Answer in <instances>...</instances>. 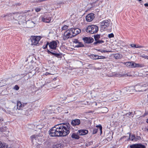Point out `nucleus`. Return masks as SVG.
I'll return each mask as SVG.
<instances>
[{"instance_id":"nucleus-27","label":"nucleus","mask_w":148,"mask_h":148,"mask_svg":"<svg viewBox=\"0 0 148 148\" xmlns=\"http://www.w3.org/2000/svg\"><path fill=\"white\" fill-rule=\"evenodd\" d=\"M100 35L99 34H97L94 35V38L95 41H96L99 39L100 37Z\"/></svg>"},{"instance_id":"nucleus-43","label":"nucleus","mask_w":148,"mask_h":148,"mask_svg":"<svg viewBox=\"0 0 148 148\" xmlns=\"http://www.w3.org/2000/svg\"><path fill=\"white\" fill-rule=\"evenodd\" d=\"M132 113V112H129L127 113L126 114H125V115L126 116L128 117L130 115H131Z\"/></svg>"},{"instance_id":"nucleus-54","label":"nucleus","mask_w":148,"mask_h":148,"mask_svg":"<svg viewBox=\"0 0 148 148\" xmlns=\"http://www.w3.org/2000/svg\"><path fill=\"white\" fill-rule=\"evenodd\" d=\"M138 1L140 2L142 1V0H138Z\"/></svg>"},{"instance_id":"nucleus-12","label":"nucleus","mask_w":148,"mask_h":148,"mask_svg":"<svg viewBox=\"0 0 148 148\" xmlns=\"http://www.w3.org/2000/svg\"><path fill=\"white\" fill-rule=\"evenodd\" d=\"M27 104V103H23L22 104L19 101L17 102V108L19 110H21Z\"/></svg>"},{"instance_id":"nucleus-24","label":"nucleus","mask_w":148,"mask_h":148,"mask_svg":"<svg viewBox=\"0 0 148 148\" xmlns=\"http://www.w3.org/2000/svg\"><path fill=\"white\" fill-rule=\"evenodd\" d=\"M122 57V55L119 53H116L114 55V57L116 59H119Z\"/></svg>"},{"instance_id":"nucleus-41","label":"nucleus","mask_w":148,"mask_h":148,"mask_svg":"<svg viewBox=\"0 0 148 148\" xmlns=\"http://www.w3.org/2000/svg\"><path fill=\"white\" fill-rule=\"evenodd\" d=\"M41 10V8H37L35 9L36 11L37 12L40 11Z\"/></svg>"},{"instance_id":"nucleus-45","label":"nucleus","mask_w":148,"mask_h":148,"mask_svg":"<svg viewBox=\"0 0 148 148\" xmlns=\"http://www.w3.org/2000/svg\"><path fill=\"white\" fill-rule=\"evenodd\" d=\"M130 140H131V136L130 135V136L128 138V139H127V140L128 141Z\"/></svg>"},{"instance_id":"nucleus-13","label":"nucleus","mask_w":148,"mask_h":148,"mask_svg":"<svg viewBox=\"0 0 148 148\" xmlns=\"http://www.w3.org/2000/svg\"><path fill=\"white\" fill-rule=\"evenodd\" d=\"M90 57L93 60H96L99 59H104L106 58V57L104 56H100L92 54L90 55Z\"/></svg>"},{"instance_id":"nucleus-4","label":"nucleus","mask_w":148,"mask_h":148,"mask_svg":"<svg viewBox=\"0 0 148 148\" xmlns=\"http://www.w3.org/2000/svg\"><path fill=\"white\" fill-rule=\"evenodd\" d=\"M147 86L145 84H138L134 86V89L136 92L143 91L146 90V89H144V88Z\"/></svg>"},{"instance_id":"nucleus-9","label":"nucleus","mask_w":148,"mask_h":148,"mask_svg":"<svg viewBox=\"0 0 148 148\" xmlns=\"http://www.w3.org/2000/svg\"><path fill=\"white\" fill-rule=\"evenodd\" d=\"M57 45V43L56 41H52L50 42H49V46L51 49L55 50L56 49Z\"/></svg>"},{"instance_id":"nucleus-38","label":"nucleus","mask_w":148,"mask_h":148,"mask_svg":"<svg viewBox=\"0 0 148 148\" xmlns=\"http://www.w3.org/2000/svg\"><path fill=\"white\" fill-rule=\"evenodd\" d=\"M47 112L49 114H52L53 113H54V112L52 110H48V111H47Z\"/></svg>"},{"instance_id":"nucleus-57","label":"nucleus","mask_w":148,"mask_h":148,"mask_svg":"<svg viewBox=\"0 0 148 148\" xmlns=\"http://www.w3.org/2000/svg\"><path fill=\"white\" fill-rule=\"evenodd\" d=\"M95 105H97V103H95Z\"/></svg>"},{"instance_id":"nucleus-46","label":"nucleus","mask_w":148,"mask_h":148,"mask_svg":"<svg viewBox=\"0 0 148 148\" xmlns=\"http://www.w3.org/2000/svg\"><path fill=\"white\" fill-rule=\"evenodd\" d=\"M11 15V14H6V15H3V17H6V16H9V15Z\"/></svg>"},{"instance_id":"nucleus-21","label":"nucleus","mask_w":148,"mask_h":148,"mask_svg":"<svg viewBox=\"0 0 148 148\" xmlns=\"http://www.w3.org/2000/svg\"><path fill=\"white\" fill-rule=\"evenodd\" d=\"M8 145L6 143H2L0 141V148H7Z\"/></svg>"},{"instance_id":"nucleus-6","label":"nucleus","mask_w":148,"mask_h":148,"mask_svg":"<svg viewBox=\"0 0 148 148\" xmlns=\"http://www.w3.org/2000/svg\"><path fill=\"white\" fill-rule=\"evenodd\" d=\"M73 37L72 33L71 32L70 29H69L66 31L64 33V36L63 37V40H65L69 38H71Z\"/></svg>"},{"instance_id":"nucleus-5","label":"nucleus","mask_w":148,"mask_h":148,"mask_svg":"<svg viewBox=\"0 0 148 148\" xmlns=\"http://www.w3.org/2000/svg\"><path fill=\"white\" fill-rule=\"evenodd\" d=\"M41 37L38 36H32L30 38L32 42L31 45H37L38 44L39 41L40 40Z\"/></svg>"},{"instance_id":"nucleus-1","label":"nucleus","mask_w":148,"mask_h":148,"mask_svg":"<svg viewBox=\"0 0 148 148\" xmlns=\"http://www.w3.org/2000/svg\"><path fill=\"white\" fill-rule=\"evenodd\" d=\"M71 127L70 125L68 123L57 124L50 130L49 135L52 137L66 136L70 133Z\"/></svg>"},{"instance_id":"nucleus-49","label":"nucleus","mask_w":148,"mask_h":148,"mask_svg":"<svg viewBox=\"0 0 148 148\" xmlns=\"http://www.w3.org/2000/svg\"><path fill=\"white\" fill-rule=\"evenodd\" d=\"M144 5H145V7H148V3H145V4H144Z\"/></svg>"},{"instance_id":"nucleus-19","label":"nucleus","mask_w":148,"mask_h":148,"mask_svg":"<svg viewBox=\"0 0 148 148\" xmlns=\"http://www.w3.org/2000/svg\"><path fill=\"white\" fill-rule=\"evenodd\" d=\"M141 139V137L139 136H135L134 135H132L131 136V140L132 141H137L138 140Z\"/></svg>"},{"instance_id":"nucleus-16","label":"nucleus","mask_w":148,"mask_h":148,"mask_svg":"<svg viewBox=\"0 0 148 148\" xmlns=\"http://www.w3.org/2000/svg\"><path fill=\"white\" fill-rule=\"evenodd\" d=\"M83 40L85 43H91L94 41L93 39L90 37H85L83 38Z\"/></svg>"},{"instance_id":"nucleus-18","label":"nucleus","mask_w":148,"mask_h":148,"mask_svg":"<svg viewBox=\"0 0 148 148\" xmlns=\"http://www.w3.org/2000/svg\"><path fill=\"white\" fill-rule=\"evenodd\" d=\"M130 68H134L137 67H142L143 66L142 64H136L133 62H131Z\"/></svg>"},{"instance_id":"nucleus-36","label":"nucleus","mask_w":148,"mask_h":148,"mask_svg":"<svg viewBox=\"0 0 148 148\" xmlns=\"http://www.w3.org/2000/svg\"><path fill=\"white\" fill-rule=\"evenodd\" d=\"M114 37V35L113 33L109 34L108 35V37L109 38H113Z\"/></svg>"},{"instance_id":"nucleus-28","label":"nucleus","mask_w":148,"mask_h":148,"mask_svg":"<svg viewBox=\"0 0 148 148\" xmlns=\"http://www.w3.org/2000/svg\"><path fill=\"white\" fill-rule=\"evenodd\" d=\"M61 144L54 145L53 146V148H61Z\"/></svg>"},{"instance_id":"nucleus-20","label":"nucleus","mask_w":148,"mask_h":148,"mask_svg":"<svg viewBox=\"0 0 148 148\" xmlns=\"http://www.w3.org/2000/svg\"><path fill=\"white\" fill-rule=\"evenodd\" d=\"M98 127H99V130L101 132L102 129V126L101 125H97L96 126V127H95L93 129L92 131V133L93 134H96L97 132L98 131V128H97Z\"/></svg>"},{"instance_id":"nucleus-40","label":"nucleus","mask_w":148,"mask_h":148,"mask_svg":"<svg viewBox=\"0 0 148 148\" xmlns=\"http://www.w3.org/2000/svg\"><path fill=\"white\" fill-rule=\"evenodd\" d=\"M131 47H134L136 48H138L139 47H136V46L135 44H131L130 45Z\"/></svg>"},{"instance_id":"nucleus-2","label":"nucleus","mask_w":148,"mask_h":148,"mask_svg":"<svg viewBox=\"0 0 148 148\" xmlns=\"http://www.w3.org/2000/svg\"><path fill=\"white\" fill-rule=\"evenodd\" d=\"M43 136V133L42 132L39 133V134H34L31 136L33 145L34 146L38 148L39 146L37 142H40L41 141V137Z\"/></svg>"},{"instance_id":"nucleus-53","label":"nucleus","mask_w":148,"mask_h":148,"mask_svg":"<svg viewBox=\"0 0 148 148\" xmlns=\"http://www.w3.org/2000/svg\"><path fill=\"white\" fill-rule=\"evenodd\" d=\"M97 50L98 51H99V52H101V50H100V49H97Z\"/></svg>"},{"instance_id":"nucleus-61","label":"nucleus","mask_w":148,"mask_h":148,"mask_svg":"<svg viewBox=\"0 0 148 148\" xmlns=\"http://www.w3.org/2000/svg\"><path fill=\"white\" fill-rule=\"evenodd\" d=\"M9 148H11V147H9Z\"/></svg>"},{"instance_id":"nucleus-58","label":"nucleus","mask_w":148,"mask_h":148,"mask_svg":"<svg viewBox=\"0 0 148 148\" xmlns=\"http://www.w3.org/2000/svg\"><path fill=\"white\" fill-rule=\"evenodd\" d=\"M117 76L116 75H114V76Z\"/></svg>"},{"instance_id":"nucleus-3","label":"nucleus","mask_w":148,"mask_h":148,"mask_svg":"<svg viewBox=\"0 0 148 148\" xmlns=\"http://www.w3.org/2000/svg\"><path fill=\"white\" fill-rule=\"evenodd\" d=\"M99 30L98 26L95 25H88L86 29V31L91 34H94L97 33Z\"/></svg>"},{"instance_id":"nucleus-55","label":"nucleus","mask_w":148,"mask_h":148,"mask_svg":"<svg viewBox=\"0 0 148 148\" xmlns=\"http://www.w3.org/2000/svg\"><path fill=\"white\" fill-rule=\"evenodd\" d=\"M146 122L147 123H148V119H147Z\"/></svg>"},{"instance_id":"nucleus-60","label":"nucleus","mask_w":148,"mask_h":148,"mask_svg":"<svg viewBox=\"0 0 148 148\" xmlns=\"http://www.w3.org/2000/svg\"><path fill=\"white\" fill-rule=\"evenodd\" d=\"M147 97H148V95H147Z\"/></svg>"},{"instance_id":"nucleus-56","label":"nucleus","mask_w":148,"mask_h":148,"mask_svg":"<svg viewBox=\"0 0 148 148\" xmlns=\"http://www.w3.org/2000/svg\"><path fill=\"white\" fill-rule=\"evenodd\" d=\"M146 130H147L148 131V129H146Z\"/></svg>"},{"instance_id":"nucleus-44","label":"nucleus","mask_w":148,"mask_h":148,"mask_svg":"<svg viewBox=\"0 0 148 148\" xmlns=\"http://www.w3.org/2000/svg\"><path fill=\"white\" fill-rule=\"evenodd\" d=\"M79 42H78V40L76 39L74 41V42H75V44H77Z\"/></svg>"},{"instance_id":"nucleus-35","label":"nucleus","mask_w":148,"mask_h":148,"mask_svg":"<svg viewBox=\"0 0 148 148\" xmlns=\"http://www.w3.org/2000/svg\"><path fill=\"white\" fill-rule=\"evenodd\" d=\"M14 89L16 90H18L19 89V87L17 85H15L14 88Z\"/></svg>"},{"instance_id":"nucleus-29","label":"nucleus","mask_w":148,"mask_h":148,"mask_svg":"<svg viewBox=\"0 0 148 148\" xmlns=\"http://www.w3.org/2000/svg\"><path fill=\"white\" fill-rule=\"evenodd\" d=\"M131 62H128L125 63V65L127 67L130 68Z\"/></svg>"},{"instance_id":"nucleus-51","label":"nucleus","mask_w":148,"mask_h":148,"mask_svg":"<svg viewBox=\"0 0 148 148\" xmlns=\"http://www.w3.org/2000/svg\"><path fill=\"white\" fill-rule=\"evenodd\" d=\"M136 47H138V48H141V47H142V46H139L138 45L137 46H136Z\"/></svg>"},{"instance_id":"nucleus-32","label":"nucleus","mask_w":148,"mask_h":148,"mask_svg":"<svg viewBox=\"0 0 148 148\" xmlns=\"http://www.w3.org/2000/svg\"><path fill=\"white\" fill-rule=\"evenodd\" d=\"M102 95L103 97H107L108 95L107 93L106 92H102Z\"/></svg>"},{"instance_id":"nucleus-26","label":"nucleus","mask_w":148,"mask_h":148,"mask_svg":"<svg viewBox=\"0 0 148 148\" xmlns=\"http://www.w3.org/2000/svg\"><path fill=\"white\" fill-rule=\"evenodd\" d=\"M84 47V45L81 42H79L75 46V47Z\"/></svg>"},{"instance_id":"nucleus-25","label":"nucleus","mask_w":148,"mask_h":148,"mask_svg":"<svg viewBox=\"0 0 148 148\" xmlns=\"http://www.w3.org/2000/svg\"><path fill=\"white\" fill-rule=\"evenodd\" d=\"M104 42V41L102 40H100L99 39L96 41H95L93 44L95 45H97L98 44H102Z\"/></svg>"},{"instance_id":"nucleus-11","label":"nucleus","mask_w":148,"mask_h":148,"mask_svg":"<svg viewBox=\"0 0 148 148\" xmlns=\"http://www.w3.org/2000/svg\"><path fill=\"white\" fill-rule=\"evenodd\" d=\"M130 148H145V146L144 145L140 144H135L130 145Z\"/></svg>"},{"instance_id":"nucleus-10","label":"nucleus","mask_w":148,"mask_h":148,"mask_svg":"<svg viewBox=\"0 0 148 148\" xmlns=\"http://www.w3.org/2000/svg\"><path fill=\"white\" fill-rule=\"evenodd\" d=\"M95 18L94 14L93 13H90L88 14L86 17V20L88 22H91Z\"/></svg>"},{"instance_id":"nucleus-42","label":"nucleus","mask_w":148,"mask_h":148,"mask_svg":"<svg viewBox=\"0 0 148 148\" xmlns=\"http://www.w3.org/2000/svg\"><path fill=\"white\" fill-rule=\"evenodd\" d=\"M110 51L107 50H101V52L102 53H107L108 52H110Z\"/></svg>"},{"instance_id":"nucleus-7","label":"nucleus","mask_w":148,"mask_h":148,"mask_svg":"<svg viewBox=\"0 0 148 148\" xmlns=\"http://www.w3.org/2000/svg\"><path fill=\"white\" fill-rule=\"evenodd\" d=\"M109 21L107 20H104L101 23V27L103 29H106L109 27Z\"/></svg>"},{"instance_id":"nucleus-34","label":"nucleus","mask_w":148,"mask_h":148,"mask_svg":"<svg viewBox=\"0 0 148 148\" xmlns=\"http://www.w3.org/2000/svg\"><path fill=\"white\" fill-rule=\"evenodd\" d=\"M36 129H39L40 130L42 128V126L41 125H37L36 126Z\"/></svg>"},{"instance_id":"nucleus-23","label":"nucleus","mask_w":148,"mask_h":148,"mask_svg":"<svg viewBox=\"0 0 148 148\" xmlns=\"http://www.w3.org/2000/svg\"><path fill=\"white\" fill-rule=\"evenodd\" d=\"M78 134H76L75 133H73L71 136V137L73 138L78 139L79 138V137L78 135Z\"/></svg>"},{"instance_id":"nucleus-52","label":"nucleus","mask_w":148,"mask_h":148,"mask_svg":"<svg viewBox=\"0 0 148 148\" xmlns=\"http://www.w3.org/2000/svg\"><path fill=\"white\" fill-rule=\"evenodd\" d=\"M126 137V136H123V137H121V139H123V138H124V137Z\"/></svg>"},{"instance_id":"nucleus-37","label":"nucleus","mask_w":148,"mask_h":148,"mask_svg":"<svg viewBox=\"0 0 148 148\" xmlns=\"http://www.w3.org/2000/svg\"><path fill=\"white\" fill-rule=\"evenodd\" d=\"M103 111H105V112H104V113L107 112L108 111V108L106 107L103 108Z\"/></svg>"},{"instance_id":"nucleus-15","label":"nucleus","mask_w":148,"mask_h":148,"mask_svg":"<svg viewBox=\"0 0 148 148\" xmlns=\"http://www.w3.org/2000/svg\"><path fill=\"white\" fill-rule=\"evenodd\" d=\"M88 133V131L87 130H79L78 131L77 134L79 136H83L87 134Z\"/></svg>"},{"instance_id":"nucleus-33","label":"nucleus","mask_w":148,"mask_h":148,"mask_svg":"<svg viewBox=\"0 0 148 148\" xmlns=\"http://www.w3.org/2000/svg\"><path fill=\"white\" fill-rule=\"evenodd\" d=\"M140 57L145 59H148V56L146 55H145L144 54H143L142 55H141Z\"/></svg>"},{"instance_id":"nucleus-22","label":"nucleus","mask_w":148,"mask_h":148,"mask_svg":"<svg viewBox=\"0 0 148 148\" xmlns=\"http://www.w3.org/2000/svg\"><path fill=\"white\" fill-rule=\"evenodd\" d=\"M42 21L45 23H49L51 21V18L49 17H44L42 18Z\"/></svg>"},{"instance_id":"nucleus-50","label":"nucleus","mask_w":148,"mask_h":148,"mask_svg":"<svg viewBox=\"0 0 148 148\" xmlns=\"http://www.w3.org/2000/svg\"><path fill=\"white\" fill-rule=\"evenodd\" d=\"M94 1L93 2H96L97 1H99V0H93Z\"/></svg>"},{"instance_id":"nucleus-59","label":"nucleus","mask_w":148,"mask_h":148,"mask_svg":"<svg viewBox=\"0 0 148 148\" xmlns=\"http://www.w3.org/2000/svg\"><path fill=\"white\" fill-rule=\"evenodd\" d=\"M133 116H134V115H133V116H132V117H133Z\"/></svg>"},{"instance_id":"nucleus-8","label":"nucleus","mask_w":148,"mask_h":148,"mask_svg":"<svg viewBox=\"0 0 148 148\" xmlns=\"http://www.w3.org/2000/svg\"><path fill=\"white\" fill-rule=\"evenodd\" d=\"M71 32L72 33L74 37L76 36L77 35L79 34L81 32L80 29L78 28H71L70 29Z\"/></svg>"},{"instance_id":"nucleus-31","label":"nucleus","mask_w":148,"mask_h":148,"mask_svg":"<svg viewBox=\"0 0 148 148\" xmlns=\"http://www.w3.org/2000/svg\"><path fill=\"white\" fill-rule=\"evenodd\" d=\"M29 23L31 25V27H33L35 26V23L32 21H30L29 22Z\"/></svg>"},{"instance_id":"nucleus-47","label":"nucleus","mask_w":148,"mask_h":148,"mask_svg":"<svg viewBox=\"0 0 148 148\" xmlns=\"http://www.w3.org/2000/svg\"><path fill=\"white\" fill-rule=\"evenodd\" d=\"M49 74H50V73H49L48 72H46L45 73V74L44 75H49Z\"/></svg>"},{"instance_id":"nucleus-30","label":"nucleus","mask_w":148,"mask_h":148,"mask_svg":"<svg viewBox=\"0 0 148 148\" xmlns=\"http://www.w3.org/2000/svg\"><path fill=\"white\" fill-rule=\"evenodd\" d=\"M68 26L66 25H64L62 28V30H65L68 29Z\"/></svg>"},{"instance_id":"nucleus-39","label":"nucleus","mask_w":148,"mask_h":148,"mask_svg":"<svg viewBox=\"0 0 148 148\" xmlns=\"http://www.w3.org/2000/svg\"><path fill=\"white\" fill-rule=\"evenodd\" d=\"M49 45V42H47L46 45L45 46H43V47L44 49H46L47 48V46Z\"/></svg>"},{"instance_id":"nucleus-17","label":"nucleus","mask_w":148,"mask_h":148,"mask_svg":"<svg viewBox=\"0 0 148 148\" xmlns=\"http://www.w3.org/2000/svg\"><path fill=\"white\" fill-rule=\"evenodd\" d=\"M47 52L51 54L58 58H61V57L60 54L57 53L55 51H53V52L52 50H51V51L48 50Z\"/></svg>"},{"instance_id":"nucleus-14","label":"nucleus","mask_w":148,"mask_h":148,"mask_svg":"<svg viewBox=\"0 0 148 148\" xmlns=\"http://www.w3.org/2000/svg\"><path fill=\"white\" fill-rule=\"evenodd\" d=\"M80 123V121L79 119H75L72 121L71 124L73 126L79 125Z\"/></svg>"},{"instance_id":"nucleus-48","label":"nucleus","mask_w":148,"mask_h":148,"mask_svg":"<svg viewBox=\"0 0 148 148\" xmlns=\"http://www.w3.org/2000/svg\"><path fill=\"white\" fill-rule=\"evenodd\" d=\"M3 121V119L2 118L0 117V122H1L2 121Z\"/></svg>"}]
</instances>
